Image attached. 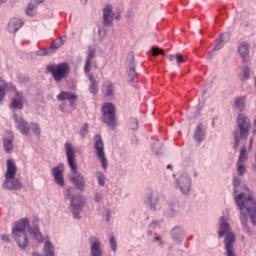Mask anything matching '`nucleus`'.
I'll list each match as a JSON object with an SVG mask.
<instances>
[{"mask_svg": "<svg viewBox=\"0 0 256 256\" xmlns=\"http://www.w3.org/2000/svg\"><path fill=\"white\" fill-rule=\"evenodd\" d=\"M45 0H31L30 2L35 5L36 7H39L41 3H43Z\"/></svg>", "mask_w": 256, "mask_h": 256, "instance_id": "de8ad7c7", "label": "nucleus"}, {"mask_svg": "<svg viewBox=\"0 0 256 256\" xmlns=\"http://www.w3.org/2000/svg\"><path fill=\"white\" fill-rule=\"evenodd\" d=\"M25 13L28 15V17H35V15H37V6H35L33 2H29Z\"/></svg>", "mask_w": 256, "mask_h": 256, "instance_id": "473e14b6", "label": "nucleus"}, {"mask_svg": "<svg viewBox=\"0 0 256 256\" xmlns=\"http://www.w3.org/2000/svg\"><path fill=\"white\" fill-rule=\"evenodd\" d=\"M57 99L58 101H69L70 107L75 108V106L77 105V103L75 102L77 101V99H79V97L77 96V94L62 91L58 94Z\"/></svg>", "mask_w": 256, "mask_h": 256, "instance_id": "a211bd4d", "label": "nucleus"}, {"mask_svg": "<svg viewBox=\"0 0 256 256\" xmlns=\"http://www.w3.org/2000/svg\"><path fill=\"white\" fill-rule=\"evenodd\" d=\"M15 175H17V166L12 159H8L5 180L2 184L3 189H8V191H21L23 189V184L15 178Z\"/></svg>", "mask_w": 256, "mask_h": 256, "instance_id": "39448f33", "label": "nucleus"}, {"mask_svg": "<svg viewBox=\"0 0 256 256\" xmlns=\"http://www.w3.org/2000/svg\"><path fill=\"white\" fill-rule=\"evenodd\" d=\"M9 86L5 80H0V103H3Z\"/></svg>", "mask_w": 256, "mask_h": 256, "instance_id": "7c9ffc66", "label": "nucleus"}, {"mask_svg": "<svg viewBox=\"0 0 256 256\" xmlns=\"http://www.w3.org/2000/svg\"><path fill=\"white\" fill-rule=\"evenodd\" d=\"M156 223H157V221H153V222H152V225H155Z\"/></svg>", "mask_w": 256, "mask_h": 256, "instance_id": "052dcab7", "label": "nucleus"}, {"mask_svg": "<svg viewBox=\"0 0 256 256\" xmlns=\"http://www.w3.org/2000/svg\"><path fill=\"white\" fill-rule=\"evenodd\" d=\"M237 172L240 177H243L247 173V166L245 164H237Z\"/></svg>", "mask_w": 256, "mask_h": 256, "instance_id": "c9c22d12", "label": "nucleus"}, {"mask_svg": "<svg viewBox=\"0 0 256 256\" xmlns=\"http://www.w3.org/2000/svg\"><path fill=\"white\" fill-rule=\"evenodd\" d=\"M247 96L237 97L234 100V109H237L240 113H243L246 109Z\"/></svg>", "mask_w": 256, "mask_h": 256, "instance_id": "5701e85b", "label": "nucleus"}, {"mask_svg": "<svg viewBox=\"0 0 256 256\" xmlns=\"http://www.w3.org/2000/svg\"><path fill=\"white\" fill-rule=\"evenodd\" d=\"M90 253L91 256H103V250H101V240L95 236L89 238Z\"/></svg>", "mask_w": 256, "mask_h": 256, "instance_id": "4468645a", "label": "nucleus"}, {"mask_svg": "<svg viewBox=\"0 0 256 256\" xmlns=\"http://www.w3.org/2000/svg\"><path fill=\"white\" fill-rule=\"evenodd\" d=\"M177 187L183 195H189L191 191V178L186 174H182L177 180Z\"/></svg>", "mask_w": 256, "mask_h": 256, "instance_id": "f8f14e48", "label": "nucleus"}, {"mask_svg": "<svg viewBox=\"0 0 256 256\" xmlns=\"http://www.w3.org/2000/svg\"><path fill=\"white\" fill-rule=\"evenodd\" d=\"M2 241H5L6 243H9V235L7 234H2L1 235Z\"/></svg>", "mask_w": 256, "mask_h": 256, "instance_id": "09e8293b", "label": "nucleus"}, {"mask_svg": "<svg viewBox=\"0 0 256 256\" xmlns=\"http://www.w3.org/2000/svg\"><path fill=\"white\" fill-rule=\"evenodd\" d=\"M151 51L153 57H157V55H165L163 49H160L159 47H152Z\"/></svg>", "mask_w": 256, "mask_h": 256, "instance_id": "4c0bfd02", "label": "nucleus"}, {"mask_svg": "<svg viewBox=\"0 0 256 256\" xmlns=\"http://www.w3.org/2000/svg\"><path fill=\"white\" fill-rule=\"evenodd\" d=\"M34 227H28L29 232L31 233V235H33L34 239H36V241L38 243H42L43 242V233H41V230L39 229V220H35L33 222Z\"/></svg>", "mask_w": 256, "mask_h": 256, "instance_id": "4be33fe9", "label": "nucleus"}, {"mask_svg": "<svg viewBox=\"0 0 256 256\" xmlns=\"http://www.w3.org/2000/svg\"><path fill=\"white\" fill-rule=\"evenodd\" d=\"M126 75L127 81L132 83L137 77V71H135V54L129 53L126 59Z\"/></svg>", "mask_w": 256, "mask_h": 256, "instance_id": "9d476101", "label": "nucleus"}, {"mask_svg": "<svg viewBox=\"0 0 256 256\" xmlns=\"http://www.w3.org/2000/svg\"><path fill=\"white\" fill-rule=\"evenodd\" d=\"M85 3H87V0H85Z\"/></svg>", "mask_w": 256, "mask_h": 256, "instance_id": "0e129e2a", "label": "nucleus"}, {"mask_svg": "<svg viewBox=\"0 0 256 256\" xmlns=\"http://www.w3.org/2000/svg\"><path fill=\"white\" fill-rule=\"evenodd\" d=\"M250 47L251 46H249V44H247V43H242L238 47V53H239V55L242 58L244 63H249V61H251V57L249 56Z\"/></svg>", "mask_w": 256, "mask_h": 256, "instance_id": "aec40b11", "label": "nucleus"}, {"mask_svg": "<svg viewBox=\"0 0 256 256\" xmlns=\"http://www.w3.org/2000/svg\"><path fill=\"white\" fill-rule=\"evenodd\" d=\"M95 177L98 181V185L100 187H104L105 181H107V177H105V174H103V172L97 171V172H95Z\"/></svg>", "mask_w": 256, "mask_h": 256, "instance_id": "72a5a7b5", "label": "nucleus"}, {"mask_svg": "<svg viewBox=\"0 0 256 256\" xmlns=\"http://www.w3.org/2000/svg\"><path fill=\"white\" fill-rule=\"evenodd\" d=\"M63 164H59L58 166L52 169V175L54 177L56 185L59 187H65V180L63 179Z\"/></svg>", "mask_w": 256, "mask_h": 256, "instance_id": "dca6fc26", "label": "nucleus"}, {"mask_svg": "<svg viewBox=\"0 0 256 256\" xmlns=\"http://www.w3.org/2000/svg\"><path fill=\"white\" fill-rule=\"evenodd\" d=\"M235 203L240 211V221L243 227V230L247 232V235L251 237L253 231L249 225H247V214L243 213L246 211L249 215L252 225H256V201L253 198L251 190L246 189V192H242L234 197Z\"/></svg>", "mask_w": 256, "mask_h": 256, "instance_id": "f257e3e1", "label": "nucleus"}, {"mask_svg": "<svg viewBox=\"0 0 256 256\" xmlns=\"http://www.w3.org/2000/svg\"><path fill=\"white\" fill-rule=\"evenodd\" d=\"M209 57H210V59L213 58V53L212 52L209 53Z\"/></svg>", "mask_w": 256, "mask_h": 256, "instance_id": "864d4df0", "label": "nucleus"}, {"mask_svg": "<svg viewBox=\"0 0 256 256\" xmlns=\"http://www.w3.org/2000/svg\"><path fill=\"white\" fill-rule=\"evenodd\" d=\"M103 23L106 27L113 23V6L107 5L103 9Z\"/></svg>", "mask_w": 256, "mask_h": 256, "instance_id": "412c9836", "label": "nucleus"}, {"mask_svg": "<svg viewBox=\"0 0 256 256\" xmlns=\"http://www.w3.org/2000/svg\"><path fill=\"white\" fill-rule=\"evenodd\" d=\"M253 143V138L250 139V145Z\"/></svg>", "mask_w": 256, "mask_h": 256, "instance_id": "bf43d9fd", "label": "nucleus"}, {"mask_svg": "<svg viewBox=\"0 0 256 256\" xmlns=\"http://www.w3.org/2000/svg\"><path fill=\"white\" fill-rule=\"evenodd\" d=\"M94 201H95L96 203H99V202L103 201V193L97 192V193L95 194Z\"/></svg>", "mask_w": 256, "mask_h": 256, "instance_id": "37998d69", "label": "nucleus"}, {"mask_svg": "<svg viewBox=\"0 0 256 256\" xmlns=\"http://www.w3.org/2000/svg\"><path fill=\"white\" fill-rule=\"evenodd\" d=\"M106 214H107V217H108V218H107V221H109V218L111 217V211L107 210V211H106Z\"/></svg>", "mask_w": 256, "mask_h": 256, "instance_id": "603ef678", "label": "nucleus"}, {"mask_svg": "<svg viewBox=\"0 0 256 256\" xmlns=\"http://www.w3.org/2000/svg\"><path fill=\"white\" fill-rule=\"evenodd\" d=\"M145 205L150 207L151 211H157V205H159V192H151L145 199Z\"/></svg>", "mask_w": 256, "mask_h": 256, "instance_id": "6ab92c4d", "label": "nucleus"}, {"mask_svg": "<svg viewBox=\"0 0 256 256\" xmlns=\"http://www.w3.org/2000/svg\"><path fill=\"white\" fill-rule=\"evenodd\" d=\"M27 228H29V219L27 218L17 221L12 228V238L16 241L20 249H27V245H29Z\"/></svg>", "mask_w": 256, "mask_h": 256, "instance_id": "20e7f679", "label": "nucleus"}, {"mask_svg": "<svg viewBox=\"0 0 256 256\" xmlns=\"http://www.w3.org/2000/svg\"><path fill=\"white\" fill-rule=\"evenodd\" d=\"M31 129L34 135H41V129H39V125L36 123H31Z\"/></svg>", "mask_w": 256, "mask_h": 256, "instance_id": "58836bf2", "label": "nucleus"}, {"mask_svg": "<svg viewBox=\"0 0 256 256\" xmlns=\"http://www.w3.org/2000/svg\"><path fill=\"white\" fill-rule=\"evenodd\" d=\"M102 120L106 125L110 126L111 129L117 127V119L115 118V105L111 102H106L102 106Z\"/></svg>", "mask_w": 256, "mask_h": 256, "instance_id": "6e6552de", "label": "nucleus"}, {"mask_svg": "<svg viewBox=\"0 0 256 256\" xmlns=\"http://www.w3.org/2000/svg\"><path fill=\"white\" fill-rule=\"evenodd\" d=\"M248 159H249V155L247 154V148L242 147L240 149V155H239L237 164L245 165V163H247Z\"/></svg>", "mask_w": 256, "mask_h": 256, "instance_id": "c756f323", "label": "nucleus"}, {"mask_svg": "<svg viewBox=\"0 0 256 256\" xmlns=\"http://www.w3.org/2000/svg\"><path fill=\"white\" fill-rule=\"evenodd\" d=\"M25 105V96L23 95V92H19L17 90H15V94L12 97V101H11V107H13V109H23Z\"/></svg>", "mask_w": 256, "mask_h": 256, "instance_id": "f3484780", "label": "nucleus"}, {"mask_svg": "<svg viewBox=\"0 0 256 256\" xmlns=\"http://www.w3.org/2000/svg\"><path fill=\"white\" fill-rule=\"evenodd\" d=\"M73 195V187H67L64 190L65 199L71 200V211L73 213L74 219H81V211H83V207H85L86 199L81 195Z\"/></svg>", "mask_w": 256, "mask_h": 256, "instance_id": "423d86ee", "label": "nucleus"}, {"mask_svg": "<svg viewBox=\"0 0 256 256\" xmlns=\"http://www.w3.org/2000/svg\"><path fill=\"white\" fill-rule=\"evenodd\" d=\"M94 149L96 151V157L100 159L102 164V169L107 170V167H109V162L107 161V157L105 156V144L103 143V138H101V135L96 134L94 136Z\"/></svg>", "mask_w": 256, "mask_h": 256, "instance_id": "1a4fd4ad", "label": "nucleus"}, {"mask_svg": "<svg viewBox=\"0 0 256 256\" xmlns=\"http://www.w3.org/2000/svg\"><path fill=\"white\" fill-rule=\"evenodd\" d=\"M223 45H225L224 42H222L220 39L217 42V44L215 45L213 51H220V49H223Z\"/></svg>", "mask_w": 256, "mask_h": 256, "instance_id": "c03bdc74", "label": "nucleus"}, {"mask_svg": "<svg viewBox=\"0 0 256 256\" xmlns=\"http://www.w3.org/2000/svg\"><path fill=\"white\" fill-rule=\"evenodd\" d=\"M236 125L238 130L233 132L234 149L239 147L241 139H247L249 137V131L251 130V119H249L244 113H240L236 118Z\"/></svg>", "mask_w": 256, "mask_h": 256, "instance_id": "7ed1b4c3", "label": "nucleus"}, {"mask_svg": "<svg viewBox=\"0 0 256 256\" xmlns=\"http://www.w3.org/2000/svg\"><path fill=\"white\" fill-rule=\"evenodd\" d=\"M65 151L67 162L70 167L69 180L73 185H75L76 189L79 191H85L86 180L85 176L81 174V172L77 171V164H75V148H73V144L71 142L65 143Z\"/></svg>", "mask_w": 256, "mask_h": 256, "instance_id": "f03ea898", "label": "nucleus"}, {"mask_svg": "<svg viewBox=\"0 0 256 256\" xmlns=\"http://www.w3.org/2000/svg\"><path fill=\"white\" fill-rule=\"evenodd\" d=\"M152 149H155V145L152 147Z\"/></svg>", "mask_w": 256, "mask_h": 256, "instance_id": "e2e57ef3", "label": "nucleus"}, {"mask_svg": "<svg viewBox=\"0 0 256 256\" xmlns=\"http://www.w3.org/2000/svg\"><path fill=\"white\" fill-rule=\"evenodd\" d=\"M110 249L112 251H117V241L115 240V236L110 237Z\"/></svg>", "mask_w": 256, "mask_h": 256, "instance_id": "ea45409f", "label": "nucleus"}, {"mask_svg": "<svg viewBox=\"0 0 256 256\" xmlns=\"http://www.w3.org/2000/svg\"><path fill=\"white\" fill-rule=\"evenodd\" d=\"M15 141V136L13 132L6 131L3 136V147L5 153H12L13 152V142Z\"/></svg>", "mask_w": 256, "mask_h": 256, "instance_id": "2eb2a0df", "label": "nucleus"}, {"mask_svg": "<svg viewBox=\"0 0 256 256\" xmlns=\"http://www.w3.org/2000/svg\"><path fill=\"white\" fill-rule=\"evenodd\" d=\"M23 27V20L19 18H13L8 23V31L9 33H17V30Z\"/></svg>", "mask_w": 256, "mask_h": 256, "instance_id": "b1692460", "label": "nucleus"}, {"mask_svg": "<svg viewBox=\"0 0 256 256\" xmlns=\"http://www.w3.org/2000/svg\"><path fill=\"white\" fill-rule=\"evenodd\" d=\"M88 129H89V124H85L84 127L80 130L81 137H85V135H87Z\"/></svg>", "mask_w": 256, "mask_h": 256, "instance_id": "a18cd8bd", "label": "nucleus"}, {"mask_svg": "<svg viewBox=\"0 0 256 256\" xmlns=\"http://www.w3.org/2000/svg\"><path fill=\"white\" fill-rule=\"evenodd\" d=\"M94 58H95V48L89 47L86 61H92Z\"/></svg>", "mask_w": 256, "mask_h": 256, "instance_id": "e433bc0d", "label": "nucleus"}, {"mask_svg": "<svg viewBox=\"0 0 256 256\" xmlns=\"http://www.w3.org/2000/svg\"><path fill=\"white\" fill-rule=\"evenodd\" d=\"M88 79L90 81L89 92L92 95H97L99 93V88H97V79L93 76V74H88Z\"/></svg>", "mask_w": 256, "mask_h": 256, "instance_id": "bb28decb", "label": "nucleus"}, {"mask_svg": "<svg viewBox=\"0 0 256 256\" xmlns=\"http://www.w3.org/2000/svg\"><path fill=\"white\" fill-rule=\"evenodd\" d=\"M252 169H253V171L256 172V154H255V162H254V164H253V166H252Z\"/></svg>", "mask_w": 256, "mask_h": 256, "instance_id": "3c124183", "label": "nucleus"}, {"mask_svg": "<svg viewBox=\"0 0 256 256\" xmlns=\"http://www.w3.org/2000/svg\"><path fill=\"white\" fill-rule=\"evenodd\" d=\"M91 71V61L90 60H86L85 62V66H84V73L89 74V72Z\"/></svg>", "mask_w": 256, "mask_h": 256, "instance_id": "79ce46f5", "label": "nucleus"}, {"mask_svg": "<svg viewBox=\"0 0 256 256\" xmlns=\"http://www.w3.org/2000/svg\"><path fill=\"white\" fill-rule=\"evenodd\" d=\"M155 145H156L157 147H161V144H160L159 142H157Z\"/></svg>", "mask_w": 256, "mask_h": 256, "instance_id": "4d7b16f0", "label": "nucleus"}, {"mask_svg": "<svg viewBox=\"0 0 256 256\" xmlns=\"http://www.w3.org/2000/svg\"><path fill=\"white\" fill-rule=\"evenodd\" d=\"M254 87H255V89H256V76H255V78H254Z\"/></svg>", "mask_w": 256, "mask_h": 256, "instance_id": "6e6d98bb", "label": "nucleus"}, {"mask_svg": "<svg viewBox=\"0 0 256 256\" xmlns=\"http://www.w3.org/2000/svg\"><path fill=\"white\" fill-rule=\"evenodd\" d=\"M205 126L203 124H198L196 127V130L194 132V139L197 141V143L203 142V139H205Z\"/></svg>", "mask_w": 256, "mask_h": 256, "instance_id": "393cba45", "label": "nucleus"}, {"mask_svg": "<svg viewBox=\"0 0 256 256\" xmlns=\"http://www.w3.org/2000/svg\"><path fill=\"white\" fill-rule=\"evenodd\" d=\"M167 169H171V164H168V165H167Z\"/></svg>", "mask_w": 256, "mask_h": 256, "instance_id": "13d9d810", "label": "nucleus"}, {"mask_svg": "<svg viewBox=\"0 0 256 256\" xmlns=\"http://www.w3.org/2000/svg\"><path fill=\"white\" fill-rule=\"evenodd\" d=\"M113 91H115V86L111 82H106L103 86V93L106 97H113Z\"/></svg>", "mask_w": 256, "mask_h": 256, "instance_id": "c85d7f7f", "label": "nucleus"}, {"mask_svg": "<svg viewBox=\"0 0 256 256\" xmlns=\"http://www.w3.org/2000/svg\"><path fill=\"white\" fill-rule=\"evenodd\" d=\"M154 241H159V244H160V245H163V242L161 241V237H159V236H156V237L154 238Z\"/></svg>", "mask_w": 256, "mask_h": 256, "instance_id": "8fccbe9b", "label": "nucleus"}, {"mask_svg": "<svg viewBox=\"0 0 256 256\" xmlns=\"http://www.w3.org/2000/svg\"><path fill=\"white\" fill-rule=\"evenodd\" d=\"M1 3H7V0H0V4Z\"/></svg>", "mask_w": 256, "mask_h": 256, "instance_id": "5fc2aeb1", "label": "nucleus"}, {"mask_svg": "<svg viewBox=\"0 0 256 256\" xmlns=\"http://www.w3.org/2000/svg\"><path fill=\"white\" fill-rule=\"evenodd\" d=\"M131 122L134 125V126H132V129H137L139 127V121L137 120V118H132Z\"/></svg>", "mask_w": 256, "mask_h": 256, "instance_id": "49530a36", "label": "nucleus"}, {"mask_svg": "<svg viewBox=\"0 0 256 256\" xmlns=\"http://www.w3.org/2000/svg\"><path fill=\"white\" fill-rule=\"evenodd\" d=\"M231 37L229 36V33H223L220 35V38L219 40L222 42V43H229V39Z\"/></svg>", "mask_w": 256, "mask_h": 256, "instance_id": "a19ab883", "label": "nucleus"}, {"mask_svg": "<svg viewBox=\"0 0 256 256\" xmlns=\"http://www.w3.org/2000/svg\"><path fill=\"white\" fill-rule=\"evenodd\" d=\"M119 17H120V16H119V15H117V16L115 17V19H119Z\"/></svg>", "mask_w": 256, "mask_h": 256, "instance_id": "680f3d73", "label": "nucleus"}, {"mask_svg": "<svg viewBox=\"0 0 256 256\" xmlns=\"http://www.w3.org/2000/svg\"><path fill=\"white\" fill-rule=\"evenodd\" d=\"M183 235H185V230H183V228L181 227H175L171 231V236L174 241H179V239H181Z\"/></svg>", "mask_w": 256, "mask_h": 256, "instance_id": "cd10ccee", "label": "nucleus"}, {"mask_svg": "<svg viewBox=\"0 0 256 256\" xmlns=\"http://www.w3.org/2000/svg\"><path fill=\"white\" fill-rule=\"evenodd\" d=\"M47 71L51 73L56 83H61L62 80L67 79V77H69L71 69L69 68L68 63L63 62L57 65L54 64L47 66Z\"/></svg>", "mask_w": 256, "mask_h": 256, "instance_id": "0eeeda50", "label": "nucleus"}, {"mask_svg": "<svg viewBox=\"0 0 256 256\" xmlns=\"http://www.w3.org/2000/svg\"><path fill=\"white\" fill-rule=\"evenodd\" d=\"M65 41H67V36L59 37L58 39L54 40L51 47L44 49L38 53L41 57L45 55H53L57 49H61L63 45H65Z\"/></svg>", "mask_w": 256, "mask_h": 256, "instance_id": "9b49d317", "label": "nucleus"}, {"mask_svg": "<svg viewBox=\"0 0 256 256\" xmlns=\"http://www.w3.org/2000/svg\"><path fill=\"white\" fill-rule=\"evenodd\" d=\"M169 61H175L176 65H181V63H185V58L183 55L177 53L176 55L170 54L168 56Z\"/></svg>", "mask_w": 256, "mask_h": 256, "instance_id": "2f4dec72", "label": "nucleus"}, {"mask_svg": "<svg viewBox=\"0 0 256 256\" xmlns=\"http://www.w3.org/2000/svg\"><path fill=\"white\" fill-rule=\"evenodd\" d=\"M15 127L22 133V135H29L31 131V127L29 126V122L25 121L23 117L14 114Z\"/></svg>", "mask_w": 256, "mask_h": 256, "instance_id": "ddd939ff", "label": "nucleus"}, {"mask_svg": "<svg viewBox=\"0 0 256 256\" xmlns=\"http://www.w3.org/2000/svg\"><path fill=\"white\" fill-rule=\"evenodd\" d=\"M241 76L242 81H247V79L251 77V69H249V67H244Z\"/></svg>", "mask_w": 256, "mask_h": 256, "instance_id": "f704fd0d", "label": "nucleus"}, {"mask_svg": "<svg viewBox=\"0 0 256 256\" xmlns=\"http://www.w3.org/2000/svg\"><path fill=\"white\" fill-rule=\"evenodd\" d=\"M233 187H234V193H239L241 195L242 193H246L247 186L243 185L241 186V179L239 177H234L233 178Z\"/></svg>", "mask_w": 256, "mask_h": 256, "instance_id": "a878e982", "label": "nucleus"}]
</instances>
